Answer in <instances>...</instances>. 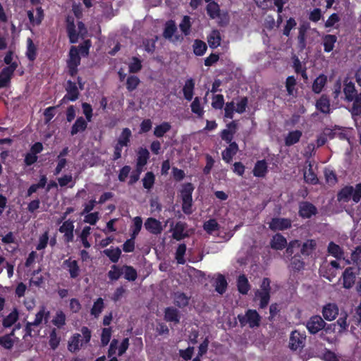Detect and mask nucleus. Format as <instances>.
<instances>
[{
  "label": "nucleus",
  "mask_w": 361,
  "mask_h": 361,
  "mask_svg": "<svg viewBox=\"0 0 361 361\" xmlns=\"http://www.w3.org/2000/svg\"><path fill=\"white\" fill-rule=\"evenodd\" d=\"M26 56L30 61H35L37 57V47L31 38L27 39Z\"/></svg>",
  "instance_id": "nucleus-48"
},
{
  "label": "nucleus",
  "mask_w": 361,
  "mask_h": 361,
  "mask_svg": "<svg viewBox=\"0 0 361 361\" xmlns=\"http://www.w3.org/2000/svg\"><path fill=\"white\" fill-rule=\"evenodd\" d=\"M132 137V132L128 128H124L117 140L119 145L128 147Z\"/></svg>",
  "instance_id": "nucleus-36"
},
{
  "label": "nucleus",
  "mask_w": 361,
  "mask_h": 361,
  "mask_svg": "<svg viewBox=\"0 0 361 361\" xmlns=\"http://www.w3.org/2000/svg\"><path fill=\"white\" fill-rule=\"evenodd\" d=\"M337 199L344 202H348L352 199L355 203H358L361 200V183H357L355 188L352 185L344 186L338 192Z\"/></svg>",
  "instance_id": "nucleus-1"
},
{
  "label": "nucleus",
  "mask_w": 361,
  "mask_h": 361,
  "mask_svg": "<svg viewBox=\"0 0 361 361\" xmlns=\"http://www.w3.org/2000/svg\"><path fill=\"white\" fill-rule=\"evenodd\" d=\"M268 172V165L265 159L258 160L255 164L252 173L254 176L264 178Z\"/></svg>",
  "instance_id": "nucleus-19"
},
{
  "label": "nucleus",
  "mask_w": 361,
  "mask_h": 361,
  "mask_svg": "<svg viewBox=\"0 0 361 361\" xmlns=\"http://www.w3.org/2000/svg\"><path fill=\"white\" fill-rule=\"evenodd\" d=\"M66 315L63 311L56 312L55 317L52 319V324L58 329L62 328L66 324Z\"/></svg>",
  "instance_id": "nucleus-56"
},
{
  "label": "nucleus",
  "mask_w": 361,
  "mask_h": 361,
  "mask_svg": "<svg viewBox=\"0 0 361 361\" xmlns=\"http://www.w3.org/2000/svg\"><path fill=\"white\" fill-rule=\"evenodd\" d=\"M353 104L349 111L352 116H358L361 115V92L358 95L353 97L352 102Z\"/></svg>",
  "instance_id": "nucleus-37"
},
{
  "label": "nucleus",
  "mask_w": 361,
  "mask_h": 361,
  "mask_svg": "<svg viewBox=\"0 0 361 361\" xmlns=\"http://www.w3.org/2000/svg\"><path fill=\"white\" fill-rule=\"evenodd\" d=\"M306 335L305 333H301L298 330H294L291 332L289 339V348L292 350L302 349L305 345Z\"/></svg>",
  "instance_id": "nucleus-6"
},
{
  "label": "nucleus",
  "mask_w": 361,
  "mask_h": 361,
  "mask_svg": "<svg viewBox=\"0 0 361 361\" xmlns=\"http://www.w3.org/2000/svg\"><path fill=\"white\" fill-rule=\"evenodd\" d=\"M190 297L185 293L177 291L173 294V303L179 308H184L189 304Z\"/></svg>",
  "instance_id": "nucleus-25"
},
{
  "label": "nucleus",
  "mask_w": 361,
  "mask_h": 361,
  "mask_svg": "<svg viewBox=\"0 0 361 361\" xmlns=\"http://www.w3.org/2000/svg\"><path fill=\"white\" fill-rule=\"evenodd\" d=\"M227 128L224 129L220 134L221 138L226 143L233 142L234 135L238 130V123L236 121H233L226 125Z\"/></svg>",
  "instance_id": "nucleus-11"
},
{
  "label": "nucleus",
  "mask_w": 361,
  "mask_h": 361,
  "mask_svg": "<svg viewBox=\"0 0 361 361\" xmlns=\"http://www.w3.org/2000/svg\"><path fill=\"white\" fill-rule=\"evenodd\" d=\"M224 105L223 94H216L212 97V106L214 109H221Z\"/></svg>",
  "instance_id": "nucleus-64"
},
{
  "label": "nucleus",
  "mask_w": 361,
  "mask_h": 361,
  "mask_svg": "<svg viewBox=\"0 0 361 361\" xmlns=\"http://www.w3.org/2000/svg\"><path fill=\"white\" fill-rule=\"evenodd\" d=\"M140 80L136 75H129L126 79V89L128 92H133L138 87Z\"/></svg>",
  "instance_id": "nucleus-55"
},
{
  "label": "nucleus",
  "mask_w": 361,
  "mask_h": 361,
  "mask_svg": "<svg viewBox=\"0 0 361 361\" xmlns=\"http://www.w3.org/2000/svg\"><path fill=\"white\" fill-rule=\"evenodd\" d=\"M326 82H327V77L324 74H321L319 76H318L314 80L312 87V91L316 94H319L322 91Z\"/></svg>",
  "instance_id": "nucleus-39"
},
{
  "label": "nucleus",
  "mask_w": 361,
  "mask_h": 361,
  "mask_svg": "<svg viewBox=\"0 0 361 361\" xmlns=\"http://www.w3.org/2000/svg\"><path fill=\"white\" fill-rule=\"evenodd\" d=\"M228 283L225 276L222 274H219L215 281V290L222 295L227 288Z\"/></svg>",
  "instance_id": "nucleus-44"
},
{
  "label": "nucleus",
  "mask_w": 361,
  "mask_h": 361,
  "mask_svg": "<svg viewBox=\"0 0 361 361\" xmlns=\"http://www.w3.org/2000/svg\"><path fill=\"white\" fill-rule=\"evenodd\" d=\"M338 314V307L334 303H328L322 308V315L327 321L334 320Z\"/></svg>",
  "instance_id": "nucleus-13"
},
{
  "label": "nucleus",
  "mask_w": 361,
  "mask_h": 361,
  "mask_svg": "<svg viewBox=\"0 0 361 361\" xmlns=\"http://www.w3.org/2000/svg\"><path fill=\"white\" fill-rule=\"evenodd\" d=\"M142 68V61L136 56L132 58V61L128 65L129 73H138Z\"/></svg>",
  "instance_id": "nucleus-60"
},
{
  "label": "nucleus",
  "mask_w": 361,
  "mask_h": 361,
  "mask_svg": "<svg viewBox=\"0 0 361 361\" xmlns=\"http://www.w3.org/2000/svg\"><path fill=\"white\" fill-rule=\"evenodd\" d=\"M238 319L242 326L247 324L250 328L258 327L260 325L261 317L255 310H247L245 315L238 314Z\"/></svg>",
  "instance_id": "nucleus-3"
},
{
  "label": "nucleus",
  "mask_w": 361,
  "mask_h": 361,
  "mask_svg": "<svg viewBox=\"0 0 361 361\" xmlns=\"http://www.w3.org/2000/svg\"><path fill=\"white\" fill-rule=\"evenodd\" d=\"M187 228V224L183 221H178L173 228L172 237L176 240H181L188 237V234L184 231Z\"/></svg>",
  "instance_id": "nucleus-17"
},
{
  "label": "nucleus",
  "mask_w": 361,
  "mask_h": 361,
  "mask_svg": "<svg viewBox=\"0 0 361 361\" xmlns=\"http://www.w3.org/2000/svg\"><path fill=\"white\" fill-rule=\"evenodd\" d=\"M65 89L66 94L61 99V104L65 101L75 102L78 99L80 92L75 82L68 80Z\"/></svg>",
  "instance_id": "nucleus-9"
},
{
  "label": "nucleus",
  "mask_w": 361,
  "mask_h": 361,
  "mask_svg": "<svg viewBox=\"0 0 361 361\" xmlns=\"http://www.w3.org/2000/svg\"><path fill=\"white\" fill-rule=\"evenodd\" d=\"M292 221L288 218L274 217L269 224V228L273 231H284L291 228Z\"/></svg>",
  "instance_id": "nucleus-10"
},
{
  "label": "nucleus",
  "mask_w": 361,
  "mask_h": 361,
  "mask_svg": "<svg viewBox=\"0 0 361 361\" xmlns=\"http://www.w3.org/2000/svg\"><path fill=\"white\" fill-rule=\"evenodd\" d=\"M145 228L147 231L154 235H159L163 231L161 223L153 217L147 219L145 222Z\"/></svg>",
  "instance_id": "nucleus-12"
},
{
  "label": "nucleus",
  "mask_w": 361,
  "mask_h": 361,
  "mask_svg": "<svg viewBox=\"0 0 361 361\" xmlns=\"http://www.w3.org/2000/svg\"><path fill=\"white\" fill-rule=\"evenodd\" d=\"M360 273V268L356 267H346L341 275L343 287L350 289L355 283L356 277Z\"/></svg>",
  "instance_id": "nucleus-4"
},
{
  "label": "nucleus",
  "mask_w": 361,
  "mask_h": 361,
  "mask_svg": "<svg viewBox=\"0 0 361 361\" xmlns=\"http://www.w3.org/2000/svg\"><path fill=\"white\" fill-rule=\"evenodd\" d=\"M309 28L307 25H301L299 27L298 42L299 48L302 50L306 47V33Z\"/></svg>",
  "instance_id": "nucleus-42"
},
{
  "label": "nucleus",
  "mask_w": 361,
  "mask_h": 361,
  "mask_svg": "<svg viewBox=\"0 0 361 361\" xmlns=\"http://www.w3.org/2000/svg\"><path fill=\"white\" fill-rule=\"evenodd\" d=\"M123 274H124L125 279L129 281H134L137 278V270L130 265H123Z\"/></svg>",
  "instance_id": "nucleus-45"
},
{
  "label": "nucleus",
  "mask_w": 361,
  "mask_h": 361,
  "mask_svg": "<svg viewBox=\"0 0 361 361\" xmlns=\"http://www.w3.org/2000/svg\"><path fill=\"white\" fill-rule=\"evenodd\" d=\"M206 11L207 15L211 19H216L220 16V8L219 4L215 1L207 2Z\"/></svg>",
  "instance_id": "nucleus-41"
},
{
  "label": "nucleus",
  "mask_w": 361,
  "mask_h": 361,
  "mask_svg": "<svg viewBox=\"0 0 361 361\" xmlns=\"http://www.w3.org/2000/svg\"><path fill=\"white\" fill-rule=\"evenodd\" d=\"M195 85V80L191 78L188 79L185 82L183 87V92L184 97L187 101L190 102L193 98Z\"/></svg>",
  "instance_id": "nucleus-28"
},
{
  "label": "nucleus",
  "mask_w": 361,
  "mask_h": 361,
  "mask_svg": "<svg viewBox=\"0 0 361 361\" xmlns=\"http://www.w3.org/2000/svg\"><path fill=\"white\" fill-rule=\"evenodd\" d=\"M195 188L191 183L184 184L180 190L182 199V210L184 214L190 215L192 213V192Z\"/></svg>",
  "instance_id": "nucleus-2"
},
{
  "label": "nucleus",
  "mask_w": 361,
  "mask_h": 361,
  "mask_svg": "<svg viewBox=\"0 0 361 361\" xmlns=\"http://www.w3.org/2000/svg\"><path fill=\"white\" fill-rule=\"evenodd\" d=\"M237 288L242 295H247L250 290L251 286L247 276L245 274H240L237 278Z\"/></svg>",
  "instance_id": "nucleus-22"
},
{
  "label": "nucleus",
  "mask_w": 361,
  "mask_h": 361,
  "mask_svg": "<svg viewBox=\"0 0 361 361\" xmlns=\"http://www.w3.org/2000/svg\"><path fill=\"white\" fill-rule=\"evenodd\" d=\"M80 61L81 58L80 56L79 50L78 47L72 46L69 51L67 64L79 66L80 64Z\"/></svg>",
  "instance_id": "nucleus-38"
},
{
  "label": "nucleus",
  "mask_w": 361,
  "mask_h": 361,
  "mask_svg": "<svg viewBox=\"0 0 361 361\" xmlns=\"http://www.w3.org/2000/svg\"><path fill=\"white\" fill-rule=\"evenodd\" d=\"M343 93L345 94V100L348 102H351L353 97L359 94L357 90L355 89V84L348 80V78H345L343 81Z\"/></svg>",
  "instance_id": "nucleus-15"
},
{
  "label": "nucleus",
  "mask_w": 361,
  "mask_h": 361,
  "mask_svg": "<svg viewBox=\"0 0 361 361\" xmlns=\"http://www.w3.org/2000/svg\"><path fill=\"white\" fill-rule=\"evenodd\" d=\"M190 107L192 113L196 114L198 117H202L204 114V110L201 106L200 97H195L194 100L191 103Z\"/></svg>",
  "instance_id": "nucleus-57"
},
{
  "label": "nucleus",
  "mask_w": 361,
  "mask_h": 361,
  "mask_svg": "<svg viewBox=\"0 0 361 361\" xmlns=\"http://www.w3.org/2000/svg\"><path fill=\"white\" fill-rule=\"evenodd\" d=\"M180 315L179 311L173 307H168L164 310V319L168 322L178 324Z\"/></svg>",
  "instance_id": "nucleus-20"
},
{
  "label": "nucleus",
  "mask_w": 361,
  "mask_h": 361,
  "mask_svg": "<svg viewBox=\"0 0 361 361\" xmlns=\"http://www.w3.org/2000/svg\"><path fill=\"white\" fill-rule=\"evenodd\" d=\"M60 343V338L57 336V332L56 329H53L49 334V345L52 350H55L58 348Z\"/></svg>",
  "instance_id": "nucleus-61"
},
{
  "label": "nucleus",
  "mask_w": 361,
  "mask_h": 361,
  "mask_svg": "<svg viewBox=\"0 0 361 361\" xmlns=\"http://www.w3.org/2000/svg\"><path fill=\"white\" fill-rule=\"evenodd\" d=\"M255 295L260 299L259 307L261 309L265 308L270 300V293H262L259 290H257Z\"/></svg>",
  "instance_id": "nucleus-62"
},
{
  "label": "nucleus",
  "mask_w": 361,
  "mask_h": 361,
  "mask_svg": "<svg viewBox=\"0 0 361 361\" xmlns=\"http://www.w3.org/2000/svg\"><path fill=\"white\" fill-rule=\"evenodd\" d=\"M219 225L216 220L211 219L204 222L203 228L209 234H212L214 231L219 230Z\"/></svg>",
  "instance_id": "nucleus-59"
},
{
  "label": "nucleus",
  "mask_w": 361,
  "mask_h": 361,
  "mask_svg": "<svg viewBox=\"0 0 361 361\" xmlns=\"http://www.w3.org/2000/svg\"><path fill=\"white\" fill-rule=\"evenodd\" d=\"M104 307V300L102 298H99L94 302L93 306L90 310V314L95 318L99 317Z\"/></svg>",
  "instance_id": "nucleus-50"
},
{
  "label": "nucleus",
  "mask_w": 361,
  "mask_h": 361,
  "mask_svg": "<svg viewBox=\"0 0 361 361\" xmlns=\"http://www.w3.org/2000/svg\"><path fill=\"white\" fill-rule=\"evenodd\" d=\"M317 243L313 239H309L303 243L300 248V255L308 257L316 249Z\"/></svg>",
  "instance_id": "nucleus-34"
},
{
  "label": "nucleus",
  "mask_w": 361,
  "mask_h": 361,
  "mask_svg": "<svg viewBox=\"0 0 361 361\" xmlns=\"http://www.w3.org/2000/svg\"><path fill=\"white\" fill-rule=\"evenodd\" d=\"M190 20L191 18L190 16H184L179 25L180 30L185 36H188L190 33V28L192 26Z\"/></svg>",
  "instance_id": "nucleus-52"
},
{
  "label": "nucleus",
  "mask_w": 361,
  "mask_h": 361,
  "mask_svg": "<svg viewBox=\"0 0 361 361\" xmlns=\"http://www.w3.org/2000/svg\"><path fill=\"white\" fill-rule=\"evenodd\" d=\"M238 149V145L235 142H231L228 147L221 152L223 160L228 164L231 163Z\"/></svg>",
  "instance_id": "nucleus-16"
},
{
  "label": "nucleus",
  "mask_w": 361,
  "mask_h": 361,
  "mask_svg": "<svg viewBox=\"0 0 361 361\" xmlns=\"http://www.w3.org/2000/svg\"><path fill=\"white\" fill-rule=\"evenodd\" d=\"M103 253L109 258L111 262L116 263L121 257V250L118 247H111V248L104 250Z\"/></svg>",
  "instance_id": "nucleus-40"
},
{
  "label": "nucleus",
  "mask_w": 361,
  "mask_h": 361,
  "mask_svg": "<svg viewBox=\"0 0 361 361\" xmlns=\"http://www.w3.org/2000/svg\"><path fill=\"white\" fill-rule=\"evenodd\" d=\"M186 249L187 247L185 243H181L178 246L175 256L178 264H184L185 263L184 256L185 255Z\"/></svg>",
  "instance_id": "nucleus-53"
},
{
  "label": "nucleus",
  "mask_w": 361,
  "mask_h": 361,
  "mask_svg": "<svg viewBox=\"0 0 361 361\" xmlns=\"http://www.w3.org/2000/svg\"><path fill=\"white\" fill-rule=\"evenodd\" d=\"M287 245L286 238L281 233L275 234L270 241V246L276 250H282Z\"/></svg>",
  "instance_id": "nucleus-18"
},
{
  "label": "nucleus",
  "mask_w": 361,
  "mask_h": 361,
  "mask_svg": "<svg viewBox=\"0 0 361 361\" xmlns=\"http://www.w3.org/2000/svg\"><path fill=\"white\" fill-rule=\"evenodd\" d=\"M154 181V174L152 171L147 172L142 179V184L144 188L147 190H150L153 187Z\"/></svg>",
  "instance_id": "nucleus-58"
},
{
  "label": "nucleus",
  "mask_w": 361,
  "mask_h": 361,
  "mask_svg": "<svg viewBox=\"0 0 361 361\" xmlns=\"http://www.w3.org/2000/svg\"><path fill=\"white\" fill-rule=\"evenodd\" d=\"M50 312L49 311H45V308L42 307L41 310L36 314L35 319L34 322H32L35 326H37L40 325L44 319L45 324L47 322L48 318L49 317Z\"/></svg>",
  "instance_id": "nucleus-47"
},
{
  "label": "nucleus",
  "mask_w": 361,
  "mask_h": 361,
  "mask_svg": "<svg viewBox=\"0 0 361 361\" xmlns=\"http://www.w3.org/2000/svg\"><path fill=\"white\" fill-rule=\"evenodd\" d=\"M80 334H74L68 341V349L70 352L75 353L80 350L83 345V342L80 339Z\"/></svg>",
  "instance_id": "nucleus-26"
},
{
  "label": "nucleus",
  "mask_w": 361,
  "mask_h": 361,
  "mask_svg": "<svg viewBox=\"0 0 361 361\" xmlns=\"http://www.w3.org/2000/svg\"><path fill=\"white\" fill-rule=\"evenodd\" d=\"M177 27L175 21L173 20H168L165 24V27L163 32V37L165 39H170L176 32Z\"/></svg>",
  "instance_id": "nucleus-43"
},
{
  "label": "nucleus",
  "mask_w": 361,
  "mask_h": 361,
  "mask_svg": "<svg viewBox=\"0 0 361 361\" xmlns=\"http://www.w3.org/2000/svg\"><path fill=\"white\" fill-rule=\"evenodd\" d=\"M317 208L311 202L302 201L299 203L298 214L302 219H310L317 214Z\"/></svg>",
  "instance_id": "nucleus-8"
},
{
  "label": "nucleus",
  "mask_w": 361,
  "mask_h": 361,
  "mask_svg": "<svg viewBox=\"0 0 361 361\" xmlns=\"http://www.w3.org/2000/svg\"><path fill=\"white\" fill-rule=\"evenodd\" d=\"M207 49L206 43L200 39H195L193 44V52L196 56H202Z\"/></svg>",
  "instance_id": "nucleus-51"
},
{
  "label": "nucleus",
  "mask_w": 361,
  "mask_h": 361,
  "mask_svg": "<svg viewBox=\"0 0 361 361\" xmlns=\"http://www.w3.org/2000/svg\"><path fill=\"white\" fill-rule=\"evenodd\" d=\"M316 109L325 114H330V99L326 94H322L319 99L317 100L315 104Z\"/></svg>",
  "instance_id": "nucleus-21"
},
{
  "label": "nucleus",
  "mask_w": 361,
  "mask_h": 361,
  "mask_svg": "<svg viewBox=\"0 0 361 361\" xmlns=\"http://www.w3.org/2000/svg\"><path fill=\"white\" fill-rule=\"evenodd\" d=\"M305 263L300 254L294 255L290 259V267L295 272H299L304 269Z\"/></svg>",
  "instance_id": "nucleus-29"
},
{
  "label": "nucleus",
  "mask_w": 361,
  "mask_h": 361,
  "mask_svg": "<svg viewBox=\"0 0 361 361\" xmlns=\"http://www.w3.org/2000/svg\"><path fill=\"white\" fill-rule=\"evenodd\" d=\"M336 42L337 37L336 35L330 34L324 35L322 37V44L324 52L329 53L333 51Z\"/></svg>",
  "instance_id": "nucleus-27"
},
{
  "label": "nucleus",
  "mask_w": 361,
  "mask_h": 361,
  "mask_svg": "<svg viewBox=\"0 0 361 361\" xmlns=\"http://www.w3.org/2000/svg\"><path fill=\"white\" fill-rule=\"evenodd\" d=\"M149 159V152L145 147H140L137 151V158L136 166L137 168L142 169L145 166Z\"/></svg>",
  "instance_id": "nucleus-30"
},
{
  "label": "nucleus",
  "mask_w": 361,
  "mask_h": 361,
  "mask_svg": "<svg viewBox=\"0 0 361 361\" xmlns=\"http://www.w3.org/2000/svg\"><path fill=\"white\" fill-rule=\"evenodd\" d=\"M171 128V124L164 121L154 128V135L157 137H162Z\"/></svg>",
  "instance_id": "nucleus-46"
},
{
  "label": "nucleus",
  "mask_w": 361,
  "mask_h": 361,
  "mask_svg": "<svg viewBox=\"0 0 361 361\" xmlns=\"http://www.w3.org/2000/svg\"><path fill=\"white\" fill-rule=\"evenodd\" d=\"M122 274L123 266L120 267L116 264H113L111 267V269L109 271L107 276L111 281H114L118 280L120 277L122 276Z\"/></svg>",
  "instance_id": "nucleus-49"
},
{
  "label": "nucleus",
  "mask_w": 361,
  "mask_h": 361,
  "mask_svg": "<svg viewBox=\"0 0 361 361\" xmlns=\"http://www.w3.org/2000/svg\"><path fill=\"white\" fill-rule=\"evenodd\" d=\"M18 63L14 61L11 66L4 68L0 73V88L6 87L10 83L14 71L18 68Z\"/></svg>",
  "instance_id": "nucleus-7"
},
{
  "label": "nucleus",
  "mask_w": 361,
  "mask_h": 361,
  "mask_svg": "<svg viewBox=\"0 0 361 361\" xmlns=\"http://www.w3.org/2000/svg\"><path fill=\"white\" fill-rule=\"evenodd\" d=\"M112 329L111 327L104 328L101 336V343L102 346L108 345L111 340Z\"/></svg>",
  "instance_id": "nucleus-63"
},
{
  "label": "nucleus",
  "mask_w": 361,
  "mask_h": 361,
  "mask_svg": "<svg viewBox=\"0 0 361 361\" xmlns=\"http://www.w3.org/2000/svg\"><path fill=\"white\" fill-rule=\"evenodd\" d=\"M326 322L319 315H313L307 321L305 326L308 332L315 335L325 327Z\"/></svg>",
  "instance_id": "nucleus-5"
},
{
  "label": "nucleus",
  "mask_w": 361,
  "mask_h": 361,
  "mask_svg": "<svg viewBox=\"0 0 361 361\" xmlns=\"http://www.w3.org/2000/svg\"><path fill=\"white\" fill-rule=\"evenodd\" d=\"M19 319V312L17 308H13V310L2 320V326L4 328H9L12 326L13 324Z\"/></svg>",
  "instance_id": "nucleus-31"
},
{
  "label": "nucleus",
  "mask_w": 361,
  "mask_h": 361,
  "mask_svg": "<svg viewBox=\"0 0 361 361\" xmlns=\"http://www.w3.org/2000/svg\"><path fill=\"white\" fill-rule=\"evenodd\" d=\"M302 135V133L301 130H295L290 131L285 137L286 146L290 147L298 143L300 141Z\"/></svg>",
  "instance_id": "nucleus-32"
},
{
  "label": "nucleus",
  "mask_w": 361,
  "mask_h": 361,
  "mask_svg": "<svg viewBox=\"0 0 361 361\" xmlns=\"http://www.w3.org/2000/svg\"><path fill=\"white\" fill-rule=\"evenodd\" d=\"M63 265L67 268L71 279H76L79 276L80 269L77 260H72L70 257L63 261Z\"/></svg>",
  "instance_id": "nucleus-14"
},
{
  "label": "nucleus",
  "mask_w": 361,
  "mask_h": 361,
  "mask_svg": "<svg viewBox=\"0 0 361 361\" xmlns=\"http://www.w3.org/2000/svg\"><path fill=\"white\" fill-rule=\"evenodd\" d=\"M66 30L70 42L72 44L76 43L78 40L79 34L76 31L73 19L67 18Z\"/></svg>",
  "instance_id": "nucleus-24"
},
{
  "label": "nucleus",
  "mask_w": 361,
  "mask_h": 361,
  "mask_svg": "<svg viewBox=\"0 0 361 361\" xmlns=\"http://www.w3.org/2000/svg\"><path fill=\"white\" fill-rule=\"evenodd\" d=\"M87 128V121L82 116L77 118L73 124L70 133L72 136L85 131Z\"/></svg>",
  "instance_id": "nucleus-23"
},
{
  "label": "nucleus",
  "mask_w": 361,
  "mask_h": 361,
  "mask_svg": "<svg viewBox=\"0 0 361 361\" xmlns=\"http://www.w3.org/2000/svg\"><path fill=\"white\" fill-rule=\"evenodd\" d=\"M328 253L337 259H341L343 257L344 252L343 249L337 244L331 241L327 247Z\"/></svg>",
  "instance_id": "nucleus-33"
},
{
  "label": "nucleus",
  "mask_w": 361,
  "mask_h": 361,
  "mask_svg": "<svg viewBox=\"0 0 361 361\" xmlns=\"http://www.w3.org/2000/svg\"><path fill=\"white\" fill-rule=\"evenodd\" d=\"M221 34L218 30H214L207 37L208 44L212 49H216L221 44Z\"/></svg>",
  "instance_id": "nucleus-35"
},
{
  "label": "nucleus",
  "mask_w": 361,
  "mask_h": 361,
  "mask_svg": "<svg viewBox=\"0 0 361 361\" xmlns=\"http://www.w3.org/2000/svg\"><path fill=\"white\" fill-rule=\"evenodd\" d=\"M304 179L305 181L309 184L316 185L318 183V178L316 173L313 171L311 165H310L309 169L304 172Z\"/></svg>",
  "instance_id": "nucleus-54"
}]
</instances>
